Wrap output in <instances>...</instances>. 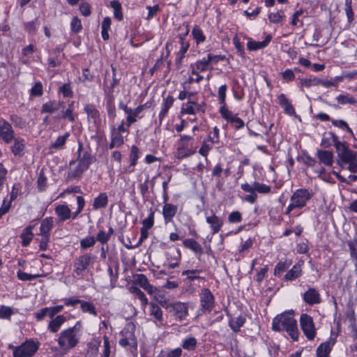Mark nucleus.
Segmentation results:
<instances>
[{
  "label": "nucleus",
  "instance_id": "f257e3e1",
  "mask_svg": "<svg viewBox=\"0 0 357 357\" xmlns=\"http://www.w3.org/2000/svg\"><path fill=\"white\" fill-rule=\"evenodd\" d=\"M272 329L278 332L285 331L294 340H297L298 338L297 322L292 311L284 312L277 315L273 319Z\"/></svg>",
  "mask_w": 357,
  "mask_h": 357
},
{
  "label": "nucleus",
  "instance_id": "f03ea898",
  "mask_svg": "<svg viewBox=\"0 0 357 357\" xmlns=\"http://www.w3.org/2000/svg\"><path fill=\"white\" fill-rule=\"evenodd\" d=\"M330 134L337 151L338 164H348V170L352 173H357V152L350 149L346 143L340 142L335 134Z\"/></svg>",
  "mask_w": 357,
  "mask_h": 357
},
{
  "label": "nucleus",
  "instance_id": "7ed1b4c3",
  "mask_svg": "<svg viewBox=\"0 0 357 357\" xmlns=\"http://www.w3.org/2000/svg\"><path fill=\"white\" fill-rule=\"evenodd\" d=\"M79 328L76 326L62 331L58 338V344L63 354L75 347L79 340Z\"/></svg>",
  "mask_w": 357,
  "mask_h": 357
},
{
  "label": "nucleus",
  "instance_id": "20e7f679",
  "mask_svg": "<svg viewBox=\"0 0 357 357\" xmlns=\"http://www.w3.org/2000/svg\"><path fill=\"white\" fill-rule=\"evenodd\" d=\"M77 208L76 211L72 213L70 208L66 204H60L56 206L55 213L57 215L58 221L63 222L69 218L75 219L78 215L82 211L85 201L83 197H77Z\"/></svg>",
  "mask_w": 357,
  "mask_h": 357
},
{
  "label": "nucleus",
  "instance_id": "39448f33",
  "mask_svg": "<svg viewBox=\"0 0 357 357\" xmlns=\"http://www.w3.org/2000/svg\"><path fill=\"white\" fill-rule=\"evenodd\" d=\"M312 193L307 189H297L291 195V203L287 208L286 214H289L294 208H301L305 206L307 202L312 198Z\"/></svg>",
  "mask_w": 357,
  "mask_h": 357
},
{
  "label": "nucleus",
  "instance_id": "423d86ee",
  "mask_svg": "<svg viewBox=\"0 0 357 357\" xmlns=\"http://www.w3.org/2000/svg\"><path fill=\"white\" fill-rule=\"evenodd\" d=\"M95 257L89 253L84 254L76 258L73 262V273L75 278H82L87 268L94 262Z\"/></svg>",
  "mask_w": 357,
  "mask_h": 357
},
{
  "label": "nucleus",
  "instance_id": "0eeeda50",
  "mask_svg": "<svg viewBox=\"0 0 357 357\" xmlns=\"http://www.w3.org/2000/svg\"><path fill=\"white\" fill-rule=\"evenodd\" d=\"M39 342L32 340H26L18 347L10 345L13 350V357H32L39 348Z\"/></svg>",
  "mask_w": 357,
  "mask_h": 357
},
{
  "label": "nucleus",
  "instance_id": "6e6552de",
  "mask_svg": "<svg viewBox=\"0 0 357 357\" xmlns=\"http://www.w3.org/2000/svg\"><path fill=\"white\" fill-rule=\"evenodd\" d=\"M119 109L123 110L124 112L127 114L126 125L128 127H130L132 123L137 121L138 118L141 119L142 117L140 116V114L144 111L145 105H141L135 109H132L128 107L127 105L121 101L119 105Z\"/></svg>",
  "mask_w": 357,
  "mask_h": 357
},
{
  "label": "nucleus",
  "instance_id": "1a4fd4ad",
  "mask_svg": "<svg viewBox=\"0 0 357 357\" xmlns=\"http://www.w3.org/2000/svg\"><path fill=\"white\" fill-rule=\"evenodd\" d=\"M300 323L302 331L306 337L309 340H312L316 335L312 318L307 314H302L300 319Z\"/></svg>",
  "mask_w": 357,
  "mask_h": 357
},
{
  "label": "nucleus",
  "instance_id": "9d476101",
  "mask_svg": "<svg viewBox=\"0 0 357 357\" xmlns=\"http://www.w3.org/2000/svg\"><path fill=\"white\" fill-rule=\"evenodd\" d=\"M200 305L202 310L211 312L215 306V297L211 290L208 288H204L199 294Z\"/></svg>",
  "mask_w": 357,
  "mask_h": 357
},
{
  "label": "nucleus",
  "instance_id": "9b49d317",
  "mask_svg": "<svg viewBox=\"0 0 357 357\" xmlns=\"http://www.w3.org/2000/svg\"><path fill=\"white\" fill-rule=\"evenodd\" d=\"M169 313L176 321H183L188 316V305L187 303L180 301L174 302Z\"/></svg>",
  "mask_w": 357,
  "mask_h": 357
},
{
  "label": "nucleus",
  "instance_id": "f8f14e48",
  "mask_svg": "<svg viewBox=\"0 0 357 357\" xmlns=\"http://www.w3.org/2000/svg\"><path fill=\"white\" fill-rule=\"evenodd\" d=\"M15 137V132L11 125L5 119H0V139L5 143L10 144Z\"/></svg>",
  "mask_w": 357,
  "mask_h": 357
},
{
  "label": "nucleus",
  "instance_id": "ddd939ff",
  "mask_svg": "<svg viewBox=\"0 0 357 357\" xmlns=\"http://www.w3.org/2000/svg\"><path fill=\"white\" fill-rule=\"evenodd\" d=\"M193 138L189 135H181L180 145L176 149V157L178 159H183L192 155L195 151L188 149V144L185 143V140H192Z\"/></svg>",
  "mask_w": 357,
  "mask_h": 357
},
{
  "label": "nucleus",
  "instance_id": "4468645a",
  "mask_svg": "<svg viewBox=\"0 0 357 357\" xmlns=\"http://www.w3.org/2000/svg\"><path fill=\"white\" fill-rule=\"evenodd\" d=\"M82 144L79 143V149H78V165L79 167L82 168V169L87 170L90 166V165L93 162V158L91 155L87 152L84 151L82 153Z\"/></svg>",
  "mask_w": 357,
  "mask_h": 357
},
{
  "label": "nucleus",
  "instance_id": "2eb2a0df",
  "mask_svg": "<svg viewBox=\"0 0 357 357\" xmlns=\"http://www.w3.org/2000/svg\"><path fill=\"white\" fill-rule=\"evenodd\" d=\"M303 299L305 303L310 305L319 304L321 302V296L319 291L314 289L310 287L303 294Z\"/></svg>",
  "mask_w": 357,
  "mask_h": 357
},
{
  "label": "nucleus",
  "instance_id": "dca6fc26",
  "mask_svg": "<svg viewBox=\"0 0 357 357\" xmlns=\"http://www.w3.org/2000/svg\"><path fill=\"white\" fill-rule=\"evenodd\" d=\"M84 111L86 113L89 121L92 120L95 125H98L100 123V112L94 105L91 104L86 105L84 107Z\"/></svg>",
  "mask_w": 357,
  "mask_h": 357
},
{
  "label": "nucleus",
  "instance_id": "f3484780",
  "mask_svg": "<svg viewBox=\"0 0 357 357\" xmlns=\"http://www.w3.org/2000/svg\"><path fill=\"white\" fill-rule=\"evenodd\" d=\"M135 282L146 291L149 294H153L156 288L149 284L146 276L144 274H137L135 276Z\"/></svg>",
  "mask_w": 357,
  "mask_h": 357
},
{
  "label": "nucleus",
  "instance_id": "a211bd4d",
  "mask_svg": "<svg viewBox=\"0 0 357 357\" xmlns=\"http://www.w3.org/2000/svg\"><path fill=\"white\" fill-rule=\"evenodd\" d=\"M63 105V102L56 100H50L44 103L41 107V113L52 114L58 112Z\"/></svg>",
  "mask_w": 357,
  "mask_h": 357
},
{
  "label": "nucleus",
  "instance_id": "6ab92c4d",
  "mask_svg": "<svg viewBox=\"0 0 357 357\" xmlns=\"http://www.w3.org/2000/svg\"><path fill=\"white\" fill-rule=\"evenodd\" d=\"M13 141L14 143L11 146L12 153L16 156H22L24 154V149L26 146L25 139L14 137V139Z\"/></svg>",
  "mask_w": 357,
  "mask_h": 357
},
{
  "label": "nucleus",
  "instance_id": "aec40b11",
  "mask_svg": "<svg viewBox=\"0 0 357 357\" xmlns=\"http://www.w3.org/2000/svg\"><path fill=\"white\" fill-rule=\"evenodd\" d=\"M177 206L172 204H165L162 208V215L165 224L172 222L177 212Z\"/></svg>",
  "mask_w": 357,
  "mask_h": 357
},
{
  "label": "nucleus",
  "instance_id": "412c9836",
  "mask_svg": "<svg viewBox=\"0 0 357 357\" xmlns=\"http://www.w3.org/2000/svg\"><path fill=\"white\" fill-rule=\"evenodd\" d=\"M73 104L74 102H72L70 104L68 105V107L66 109H63L62 112L60 114L54 116V119L56 120H68L71 123H74L75 121V116L73 114Z\"/></svg>",
  "mask_w": 357,
  "mask_h": 357
},
{
  "label": "nucleus",
  "instance_id": "4be33fe9",
  "mask_svg": "<svg viewBox=\"0 0 357 357\" xmlns=\"http://www.w3.org/2000/svg\"><path fill=\"white\" fill-rule=\"evenodd\" d=\"M53 227V220L52 218H47L44 219L40 227V234L43 236L46 241L49 239V233L51 231Z\"/></svg>",
  "mask_w": 357,
  "mask_h": 357
},
{
  "label": "nucleus",
  "instance_id": "5701e85b",
  "mask_svg": "<svg viewBox=\"0 0 357 357\" xmlns=\"http://www.w3.org/2000/svg\"><path fill=\"white\" fill-rule=\"evenodd\" d=\"M206 220L207 223L210 225L213 234L218 233L220 230L223 225V221L222 220V219H220L218 216H217L215 214L206 217Z\"/></svg>",
  "mask_w": 357,
  "mask_h": 357
},
{
  "label": "nucleus",
  "instance_id": "b1692460",
  "mask_svg": "<svg viewBox=\"0 0 357 357\" xmlns=\"http://www.w3.org/2000/svg\"><path fill=\"white\" fill-rule=\"evenodd\" d=\"M302 273L301 265L296 264L285 274L284 280L286 281H293L301 277Z\"/></svg>",
  "mask_w": 357,
  "mask_h": 357
},
{
  "label": "nucleus",
  "instance_id": "393cba45",
  "mask_svg": "<svg viewBox=\"0 0 357 357\" xmlns=\"http://www.w3.org/2000/svg\"><path fill=\"white\" fill-rule=\"evenodd\" d=\"M317 156L321 163L326 166H332L333 162V154L329 151L318 150Z\"/></svg>",
  "mask_w": 357,
  "mask_h": 357
},
{
  "label": "nucleus",
  "instance_id": "a878e982",
  "mask_svg": "<svg viewBox=\"0 0 357 357\" xmlns=\"http://www.w3.org/2000/svg\"><path fill=\"white\" fill-rule=\"evenodd\" d=\"M271 38H272L271 36L268 35V36H266L265 40L261 42L249 40L247 44L248 49L250 51H255V50L263 49L268 45Z\"/></svg>",
  "mask_w": 357,
  "mask_h": 357
},
{
  "label": "nucleus",
  "instance_id": "bb28decb",
  "mask_svg": "<svg viewBox=\"0 0 357 357\" xmlns=\"http://www.w3.org/2000/svg\"><path fill=\"white\" fill-rule=\"evenodd\" d=\"M179 40L181 47L177 53V57L176 59V63L177 65H180L181 63L182 60L185 56V54L186 53L190 47L189 43L184 40V36H179Z\"/></svg>",
  "mask_w": 357,
  "mask_h": 357
},
{
  "label": "nucleus",
  "instance_id": "cd10ccee",
  "mask_svg": "<svg viewBox=\"0 0 357 357\" xmlns=\"http://www.w3.org/2000/svg\"><path fill=\"white\" fill-rule=\"evenodd\" d=\"M135 325L132 322H129L126 324L124 328L121 332V335L128 340H137L135 336Z\"/></svg>",
  "mask_w": 357,
  "mask_h": 357
},
{
  "label": "nucleus",
  "instance_id": "c85d7f7f",
  "mask_svg": "<svg viewBox=\"0 0 357 357\" xmlns=\"http://www.w3.org/2000/svg\"><path fill=\"white\" fill-rule=\"evenodd\" d=\"M174 99L172 96H168L165 100L162 105L161 111L159 114L160 123L162 122L163 119L167 116L169 108L172 106Z\"/></svg>",
  "mask_w": 357,
  "mask_h": 357
},
{
  "label": "nucleus",
  "instance_id": "c756f323",
  "mask_svg": "<svg viewBox=\"0 0 357 357\" xmlns=\"http://www.w3.org/2000/svg\"><path fill=\"white\" fill-rule=\"evenodd\" d=\"M138 158H139V149L136 146L133 145L131 147V151H130V164L125 169L126 172L131 173L134 171L133 167L136 165Z\"/></svg>",
  "mask_w": 357,
  "mask_h": 357
},
{
  "label": "nucleus",
  "instance_id": "7c9ffc66",
  "mask_svg": "<svg viewBox=\"0 0 357 357\" xmlns=\"http://www.w3.org/2000/svg\"><path fill=\"white\" fill-rule=\"evenodd\" d=\"M124 144L123 137L118 130H112L111 135V142L109 144V149H112L114 147H119Z\"/></svg>",
  "mask_w": 357,
  "mask_h": 357
},
{
  "label": "nucleus",
  "instance_id": "2f4dec72",
  "mask_svg": "<svg viewBox=\"0 0 357 357\" xmlns=\"http://www.w3.org/2000/svg\"><path fill=\"white\" fill-rule=\"evenodd\" d=\"M66 320V317L63 315L56 316L49 323L48 329L52 333L57 332Z\"/></svg>",
  "mask_w": 357,
  "mask_h": 357
},
{
  "label": "nucleus",
  "instance_id": "473e14b6",
  "mask_svg": "<svg viewBox=\"0 0 357 357\" xmlns=\"http://www.w3.org/2000/svg\"><path fill=\"white\" fill-rule=\"evenodd\" d=\"M181 345L183 349L192 351L195 350L197 345V340L194 337L187 336L182 340Z\"/></svg>",
  "mask_w": 357,
  "mask_h": 357
},
{
  "label": "nucleus",
  "instance_id": "72a5a7b5",
  "mask_svg": "<svg viewBox=\"0 0 357 357\" xmlns=\"http://www.w3.org/2000/svg\"><path fill=\"white\" fill-rule=\"evenodd\" d=\"M114 229L112 227H109L107 232L103 230H100L96 236V241H98L101 244H106L109 241L111 236L114 234Z\"/></svg>",
  "mask_w": 357,
  "mask_h": 357
},
{
  "label": "nucleus",
  "instance_id": "f704fd0d",
  "mask_svg": "<svg viewBox=\"0 0 357 357\" xmlns=\"http://www.w3.org/2000/svg\"><path fill=\"white\" fill-rule=\"evenodd\" d=\"M108 203V198L106 193H100L97 197L94 199L93 203V208L95 210L105 208Z\"/></svg>",
  "mask_w": 357,
  "mask_h": 357
},
{
  "label": "nucleus",
  "instance_id": "c9c22d12",
  "mask_svg": "<svg viewBox=\"0 0 357 357\" xmlns=\"http://www.w3.org/2000/svg\"><path fill=\"white\" fill-rule=\"evenodd\" d=\"M150 314L153 316L155 320L160 324L163 321L162 311L161 308L155 303H151L149 304Z\"/></svg>",
  "mask_w": 357,
  "mask_h": 357
},
{
  "label": "nucleus",
  "instance_id": "e433bc0d",
  "mask_svg": "<svg viewBox=\"0 0 357 357\" xmlns=\"http://www.w3.org/2000/svg\"><path fill=\"white\" fill-rule=\"evenodd\" d=\"M183 245L192 250L196 253H202V245L195 240L192 238H186L183 241Z\"/></svg>",
  "mask_w": 357,
  "mask_h": 357
},
{
  "label": "nucleus",
  "instance_id": "4c0bfd02",
  "mask_svg": "<svg viewBox=\"0 0 357 357\" xmlns=\"http://www.w3.org/2000/svg\"><path fill=\"white\" fill-rule=\"evenodd\" d=\"M33 226L26 227L24 231L21 234L20 238H22V245L24 247L27 246L33 238V234L32 233Z\"/></svg>",
  "mask_w": 357,
  "mask_h": 357
},
{
  "label": "nucleus",
  "instance_id": "58836bf2",
  "mask_svg": "<svg viewBox=\"0 0 357 357\" xmlns=\"http://www.w3.org/2000/svg\"><path fill=\"white\" fill-rule=\"evenodd\" d=\"M245 321V318L243 316H238L236 318H231L229 321V325L234 332L240 331L241 327L243 326Z\"/></svg>",
  "mask_w": 357,
  "mask_h": 357
},
{
  "label": "nucleus",
  "instance_id": "ea45409f",
  "mask_svg": "<svg viewBox=\"0 0 357 357\" xmlns=\"http://www.w3.org/2000/svg\"><path fill=\"white\" fill-rule=\"evenodd\" d=\"M331 350V344L330 342H325L321 344L317 349V357H328Z\"/></svg>",
  "mask_w": 357,
  "mask_h": 357
},
{
  "label": "nucleus",
  "instance_id": "a19ab883",
  "mask_svg": "<svg viewBox=\"0 0 357 357\" xmlns=\"http://www.w3.org/2000/svg\"><path fill=\"white\" fill-rule=\"evenodd\" d=\"M192 35L197 45L202 43L206 40V36L202 30L197 25L195 26L192 29Z\"/></svg>",
  "mask_w": 357,
  "mask_h": 357
},
{
  "label": "nucleus",
  "instance_id": "79ce46f5",
  "mask_svg": "<svg viewBox=\"0 0 357 357\" xmlns=\"http://www.w3.org/2000/svg\"><path fill=\"white\" fill-rule=\"evenodd\" d=\"M130 291L132 294H135L138 297V298L142 302V305L144 307L148 305L149 302H148L147 298L146 297V295L137 287H136V286H131L130 287Z\"/></svg>",
  "mask_w": 357,
  "mask_h": 357
},
{
  "label": "nucleus",
  "instance_id": "37998d69",
  "mask_svg": "<svg viewBox=\"0 0 357 357\" xmlns=\"http://www.w3.org/2000/svg\"><path fill=\"white\" fill-rule=\"evenodd\" d=\"M69 136H70L69 133H66L63 136H59V137H57L56 141L53 144H51L50 149H62L64 147L66 140L68 139Z\"/></svg>",
  "mask_w": 357,
  "mask_h": 357
},
{
  "label": "nucleus",
  "instance_id": "c03bdc74",
  "mask_svg": "<svg viewBox=\"0 0 357 357\" xmlns=\"http://www.w3.org/2000/svg\"><path fill=\"white\" fill-rule=\"evenodd\" d=\"M106 109L109 117L112 119H114L116 116V114L114 96H111L107 98Z\"/></svg>",
  "mask_w": 357,
  "mask_h": 357
},
{
  "label": "nucleus",
  "instance_id": "a18cd8bd",
  "mask_svg": "<svg viewBox=\"0 0 357 357\" xmlns=\"http://www.w3.org/2000/svg\"><path fill=\"white\" fill-rule=\"evenodd\" d=\"M291 265V261L285 260L284 261H280L277 264L274 269V275L278 276L284 273Z\"/></svg>",
  "mask_w": 357,
  "mask_h": 357
},
{
  "label": "nucleus",
  "instance_id": "49530a36",
  "mask_svg": "<svg viewBox=\"0 0 357 357\" xmlns=\"http://www.w3.org/2000/svg\"><path fill=\"white\" fill-rule=\"evenodd\" d=\"M211 57L210 56L207 59L199 60L192 64L195 66V68L197 70H199V72H204L208 69V65L211 63Z\"/></svg>",
  "mask_w": 357,
  "mask_h": 357
},
{
  "label": "nucleus",
  "instance_id": "de8ad7c7",
  "mask_svg": "<svg viewBox=\"0 0 357 357\" xmlns=\"http://www.w3.org/2000/svg\"><path fill=\"white\" fill-rule=\"evenodd\" d=\"M110 6L114 10V15L116 19L119 21L123 20V13L121 11V5L117 1H110Z\"/></svg>",
  "mask_w": 357,
  "mask_h": 357
},
{
  "label": "nucleus",
  "instance_id": "09e8293b",
  "mask_svg": "<svg viewBox=\"0 0 357 357\" xmlns=\"http://www.w3.org/2000/svg\"><path fill=\"white\" fill-rule=\"evenodd\" d=\"M284 17L285 15L282 10H278L275 13H271L268 15V19L270 22L274 24L282 22Z\"/></svg>",
  "mask_w": 357,
  "mask_h": 357
},
{
  "label": "nucleus",
  "instance_id": "8fccbe9b",
  "mask_svg": "<svg viewBox=\"0 0 357 357\" xmlns=\"http://www.w3.org/2000/svg\"><path fill=\"white\" fill-rule=\"evenodd\" d=\"M79 304L82 312H89L95 316L97 315V312L93 303L81 300V303Z\"/></svg>",
  "mask_w": 357,
  "mask_h": 357
},
{
  "label": "nucleus",
  "instance_id": "3c124183",
  "mask_svg": "<svg viewBox=\"0 0 357 357\" xmlns=\"http://www.w3.org/2000/svg\"><path fill=\"white\" fill-rule=\"evenodd\" d=\"M337 100L338 103L344 105V104H351L354 105L356 103V100L354 98L351 96L349 94H341L337 97Z\"/></svg>",
  "mask_w": 357,
  "mask_h": 357
},
{
  "label": "nucleus",
  "instance_id": "603ef678",
  "mask_svg": "<svg viewBox=\"0 0 357 357\" xmlns=\"http://www.w3.org/2000/svg\"><path fill=\"white\" fill-rule=\"evenodd\" d=\"M219 112L222 118L229 123L231 122L232 119L236 116V115H234L233 113L226 107V104L225 105H222Z\"/></svg>",
  "mask_w": 357,
  "mask_h": 357
},
{
  "label": "nucleus",
  "instance_id": "864d4df0",
  "mask_svg": "<svg viewBox=\"0 0 357 357\" xmlns=\"http://www.w3.org/2000/svg\"><path fill=\"white\" fill-rule=\"evenodd\" d=\"M13 313L14 312L10 307L6 305H1L0 307V319H10Z\"/></svg>",
  "mask_w": 357,
  "mask_h": 357
},
{
  "label": "nucleus",
  "instance_id": "5fc2aeb1",
  "mask_svg": "<svg viewBox=\"0 0 357 357\" xmlns=\"http://www.w3.org/2000/svg\"><path fill=\"white\" fill-rule=\"evenodd\" d=\"M85 171L86 170L82 169V168L79 167V166L77 164L75 169H72L71 167L70 168L68 173V178L73 179L75 178H79Z\"/></svg>",
  "mask_w": 357,
  "mask_h": 357
},
{
  "label": "nucleus",
  "instance_id": "6e6d98bb",
  "mask_svg": "<svg viewBox=\"0 0 357 357\" xmlns=\"http://www.w3.org/2000/svg\"><path fill=\"white\" fill-rule=\"evenodd\" d=\"M31 96L36 97L41 96L43 93V84L40 82H37L33 86L30 91Z\"/></svg>",
  "mask_w": 357,
  "mask_h": 357
},
{
  "label": "nucleus",
  "instance_id": "4d7b16f0",
  "mask_svg": "<svg viewBox=\"0 0 357 357\" xmlns=\"http://www.w3.org/2000/svg\"><path fill=\"white\" fill-rule=\"evenodd\" d=\"M37 183L38 190L41 192L44 191L47 185V177L45 176L43 170H41L39 173Z\"/></svg>",
  "mask_w": 357,
  "mask_h": 357
},
{
  "label": "nucleus",
  "instance_id": "13d9d810",
  "mask_svg": "<svg viewBox=\"0 0 357 357\" xmlns=\"http://www.w3.org/2000/svg\"><path fill=\"white\" fill-rule=\"evenodd\" d=\"M96 243V238L93 236H89L83 238L80 241V247L85 250L93 246Z\"/></svg>",
  "mask_w": 357,
  "mask_h": 357
},
{
  "label": "nucleus",
  "instance_id": "bf43d9fd",
  "mask_svg": "<svg viewBox=\"0 0 357 357\" xmlns=\"http://www.w3.org/2000/svg\"><path fill=\"white\" fill-rule=\"evenodd\" d=\"M201 272H202V271L201 270H198V269L186 270V271H184L182 273V275H186L187 278L189 280L192 281L194 280H197V279H200L201 278V277H199V275H197V273H199Z\"/></svg>",
  "mask_w": 357,
  "mask_h": 357
},
{
  "label": "nucleus",
  "instance_id": "052dcab7",
  "mask_svg": "<svg viewBox=\"0 0 357 357\" xmlns=\"http://www.w3.org/2000/svg\"><path fill=\"white\" fill-rule=\"evenodd\" d=\"M255 192L257 191L259 193H268L271 191V187L264 183L259 182H254Z\"/></svg>",
  "mask_w": 357,
  "mask_h": 357
},
{
  "label": "nucleus",
  "instance_id": "680f3d73",
  "mask_svg": "<svg viewBox=\"0 0 357 357\" xmlns=\"http://www.w3.org/2000/svg\"><path fill=\"white\" fill-rule=\"evenodd\" d=\"M17 275L18 279L22 281L32 280L36 279L40 276V275H32V274L26 273L25 272H22L21 271H19L17 272Z\"/></svg>",
  "mask_w": 357,
  "mask_h": 357
},
{
  "label": "nucleus",
  "instance_id": "e2e57ef3",
  "mask_svg": "<svg viewBox=\"0 0 357 357\" xmlns=\"http://www.w3.org/2000/svg\"><path fill=\"white\" fill-rule=\"evenodd\" d=\"M70 27L72 31L78 33L82 29L80 20L77 17H74L70 22Z\"/></svg>",
  "mask_w": 357,
  "mask_h": 357
},
{
  "label": "nucleus",
  "instance_id": "0e129e2a",
  "mask_svg": "<svg viewBox=\"0 0 357 357\" xmlns=\"http://www.w3.org/2000/svg\"><path fill=\"white\" fill-rule=\"evenodd\" d=\"M154 223V212L151 211L149 215L148 218L142 221L143 227L142 228H146V229H151Z\"/></svg>",
  "mask_w": 357,
  "mask_h": 357
},
{
  "label": "nucleus",
  "instance_id": "69168bd1",
  "mask_svg": "<svg viewBox=\"0 0 357 357\" xmlns=\"http://www.w3.org/2000/svg\"><path fill=\"white\" fill-rule=\"evenodd\" d=\"M227 89V86L226 84H223L220 86L218 89V98L221 105H225L226 100V91Z\"/></svg>",
  "mask_w": 357,
  "mask_h": 357
},
{
  "label": "nucleus",
  "instance_id": "338daca9",
  "mask_svg": "<svg viewBox=\"0 0 357 357\" xmlns=\"http://www.w3.org/2000/svg\"><path fill=\"white\" fill-rule=\"evenodd\" d=\"M39 25H40V23H39L38 20L37 19H36L35 20H33L32 22H27L25 24V26H26V29L27 31H29V33H34L37 31Z\"/></svg>",
  "mask_w": 357,
  "mask_h": 357
},
{
  "label": "nucleus",
  "instance_id": "774afa93",
  "mask_svg": "<svg viewBox=\"0 0 357 357\" xmlns=\"http://www.w3.org/2000/svg\"><path fill=\"white\" fill-rule=\"evenodd\" d=\"M228 220L231 223H238L242 221V215L239 211L231 212L229 217Z\"/></svg>",
  "mask_w": 357,
  "mask_h": 357
}]
</instances>
